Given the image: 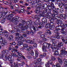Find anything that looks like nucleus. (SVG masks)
Segmentation results:
<instances>
[{
	"label": "nucleus",
	"instance_id": "1",
	"mask_svg": "<svg viewBox=\"0 0 67 67\" xmlns=\"http://www.w3.org/2000/svg\"><path fill=\"white\" fill-rule=\"evenodd\" d=\"M61 21H57L56 23L58 25L56 27L55 29L57 30H63V28H62V24L61 25Z\"/></svg>",
	"mask_w": 67,
	"mask_h": 67
},
{
	"label": "nucleus",
	"instance_id": "2",
	"mask_svg": "<svg viewBox=\"0 0 67 67\" xmlns=\"http://www.w3.org/2000/svg\"><path fill=\"white\" fill-rule=\"evenodd\" d=\"M63 42H59L58 43V44L57 46L55 45V43H52L51 46L54 47V48L57 50H58L59 47L61 46V45H62Z\"/></svg>",
	"mask_w": 67,
	"mask_h": 67
},
{
	"label": "nucleus",
	"instance_id": "3",
	"mask_svg": "<svg viewBox=\"0 0 67 67\" xmlns=\"http://www.w3.org/2000/svg\"><path fill=\"white\" fill-rule=\"evenodd\" d=\"M63 44L62 43L61 45V46L60 47H59L61 49H62V50H61V53L60 54V56H62V55H64L65 54V53H66V51H65V49H66V48H63Z\"/></svg>",
	"mask_w": 67,
	"mask_h": 67
},
{
	"label": "nucleus",
	"instance_id": "4",
	"mask_svg": "<svg viewBox=\"0 0 67 67\" xmlns=\"http://www.w3.org/2000/svg\"><path fill=\"white\" fill-rule=\"evenodd\" d=\"M42 4H40L39 7H37L35 10V13H38L40 11H42Z\"/></svg>",
	"mask_w": 67,
	"mask_h": 67
},
{
	"label": "nucleus",
	"instance_id": "5",
	"mask_svg": "<svg viewBox=\"0 0 67 67\" xmlns=\"http://www.w3.org/2000/svg\"><path fill=\"white\" fill-rule=\"evenodd\" d=\"M11 58H12V56H11V55H8V53H7L5 55V60H8L9 61H10L12 60Z\"/></svg>",
	"mask_w": 67,
	"mask_h": 67
},
{
	"label": "nucleus",
	"instance_id": "6",
	"mask_svg": "<svg viewBox=\"0 0 67 67\" xmlns=\"http://www.w3.org/2000/svg\"><path fill=\"white\" fill-rule=\"evenodd\" d=\"M35 27L34 26H32V29L34 30V32H36V31H39V30L38 29V28L37 27L38 25L36 24L35 23Z\"/></svg>",
	"mask_w": 67,
	"mask_h": 67
},
{
	"label": "nucleus",
	"instance_id": "7",
	"mask_svg": "<svg viewBox=\"0 0 67 67\" xmlns=\"http://www.w3.org/2000/svg\"><path fill=\"white\" fill-rule=\"evenodd\" d=\"M53 11H52V12L53 13L57 15H58V12L57 9L53 7Z\"/></svg>",
	"mask_w": 67,
	"mask_h": 67
},
{
	"label": "nucleus",
	"instance_id": "8",
	"mask_svg": "<svg viewBox=\"0 0 67 67\" xmlns=\"http://www.w3.org/2000/svg\"><path fill=\"white\" fill-rule=\"evenodd\" d=\"M13 14H9L8 15H7L6 18L8 20H10L11 18L13 17Z\"/></svg>",
	"mask_w": 67,
	"mask_h": 67
},
{
	"label": "nucleus",
	"instance_id": "9",
	"mask_svg": "<svg viewBox=\"0 0 67 67\" xmlns=\"http://www.w3.org/2000/svg\"><path fill=\"white\" fill-rule=\"evenodd\" d=\"M46 31H47L44 33V35H47V36H49V35H51V34H52V31H50L49 30H48Z\"/></svg>",
	"mask_w": 67,
	"mask_h": 67
},
{
	"label": "nucleus",
	"instance_id": "10",
	"mask_svg": "<svg viewBox=\"0 0 67 67\" xmlns=\"http://www.w3.org/2000/svg\"><path fill=\"white\" fill-rule=\"evenodd\" d=\"M2 42L3 44L4 45H2V46H4V45H7L8 44L7 41L5 40H2Z\"/></svg>",
	"mask_w": 67,
	"mask_h": 67
},
{
	"label": "nucleus",
	"instance_id": "11",
	"mask_svg": "<svg viewBox=\"0 0 67 67\" xmlns=\"http://www.w3.org/2000/svg\"><path fill=\"white\" fill-rule=\"evenodd\" d=\"M9 52V51L7 49H5L2 52V53L3 55H5V54H8Z\"/></svg>",
	"mask_w": 67,
	"mask_h": 67
},
{
	"label": "nucleus",
	"instance_id": "12",
	"mask_svg": "<svg viewBox=\"0 0 67 67\" xmlns=\"http://www.w3.org/2000/svg\"><path fill=\"white\" fill-rule=\"evenodd\" d=\"M37 14H39V15L40 16H43V17H45V15L44 14V13H43V12L40 11L38 13H37Z\"/></svg>",
	"mask_w": 67,
	"mask_h": 67
},
{
	"label": "nucleus",
	"instance_id": "13",
	"mask_svg": "<svg viewBox=\"0 0 67 67\" xmlns=\"http://www.w3.org/2000/svg\"><path fill=\"white\" fill-rule=\"evenodd\" d=\"M52 23H53L51 22H50V23H48V24H47L45 26L47 28L50 27L52 25Z\"/></svg>",
	"mask_w": 67,
	"mask_h": 67
},
{
	"label": "nucleus",
	"instance_id": "14",
	"mask_svg": "<svg viewBox=\"0 0 67 67\" xmlns=\"http://www.w3.org/2000/svg\"><path fill=\"white\" fill-rule=\"evenodd\" d=\"M61 21V25L62 24V28L63 29V27H67V24L66 23H64L63 24V21Z\"/></svg>",
	"mask_w": 67,
	"mask_h": 67
},
{
	"label": "nucleus",
	"instance_id": "15",
	"mask_svg": "<svg viewBox=\"0 0 67 67\" xmlns=\"http://www.w3.org/2000/svg\"><path fill=\"white\" fill-rule=\"evenodd\" d=\"M20 39H18V40L19 41L17 43V44L18 46H20V45H22L23 44V43L20 40Z\"/></svg>",
	"mask_w": 67,
	"mask_h": 67
},
{
	"label": "nucleus",
	"instance_id": "16",
	"mask_svg": "<svg viewBox=\"0 0 67 67\" xmlns=\"http://www.w3.org/2000/svg\"><path fill=\"white\" fill-rule=\"evenodd\" d=\"M15 40H18L19 39L20 37L19 36V34L17 33H15Z\"/></svg>",
	"mask_w": 67,
	"mask_h": 67
},
{
	"label": "nucleus",
	"instance_id": "17",
	"mask_svg": "<svg viewBox=\"0 0 67 67\" xmlns=\"http://www.w3.org/2000/svg\"><path fill=\"white\" fill-rule=\"evenodd\" d=\"M42 23H46L47 22V19L45 18H43L41 20Z\"/></svg>",
	"mask_w": 67,
	"mask_h": 67
},
{
	"label": "nucleus",
	"instance_id": "18",
	"mask_svg": "<svg viewBox=\"0 0 67 67\" xmlns=\"http://www.w3.org/2000/svg\"><path fill=\"white\" fill-rule=\"evenodd\" d=\"M41 1V0H36V1L35 2V1H33L31 2V3L32 4V5H33V4H34L35 3H39V2Z\"/></svg>",
	"mask_w": 67,
	"mask_h": 67
},
{
	"label": "nucleus",
	"instance_id": "19",
	"mask_svg": "<svg viewBox=\"0 0 67 67\" xmlns=\"http://www.w3.org/2000/svg\"><path fill=\"white\" fill-rule=\"evenodd\" d=\"M12 22H14V23L15 24H17V22H18V21H16L15 20V18L14 17H13L12 18Z\"/></svg>",
	"mask_w": 67,
	"mask_h": 67
},
{
	"label": "nucleus",
	"instance_id": "20",
	"mask_svg": "<svg viewBox=\"0 0 67 67\" xmlns=\"http://www.w3.org/2000/svg\"><path fill=\"white\" fill-rule=\"evenodd\" d=\"M39 25L40 26L38 27H37L39 29H42V27H44L43 23H40L39 24Z\"/></svg>",
	"mask_w": 67,
	"mask_h": 67
},
{
	"label": "nucleus",
	"instance_id": "21",
	"mask_svg": "<svg viewBox=\"0 0 67 67\" xmlns=\"http://www.w3.org/2000/svg\"><path fill=\"white\" fill-rule=\"evenodd\" d=\"M13 38H14V37H13L12 35H11L9 36L8 38V40H9V41H11L12 40H13Z\"/></svg>",
	"mask_w": 67,
	"mask_h": 67
},
{
	"label": "nucleus",
	"instance_id": "22",
	"mask_svg": "<svg viewBox=\"0 0 67 67\" xmlns=\"http://www.w3.org/2000/svg\"><path fill=\"white\" fill-rule=\"evenodd\" d=\"M63 61L64 62V66H66L67 67V60L66 59H64L63 60Z\"/></svg>",
	"mask_w": 67,
	"mask_h": 67
},
{
	"label": "nucleus",
	"instance_id": "23",
	"mask_svg": "<svg viewBox=\"0 0 67 67\" xmlns=\"http://www.w3.org/2000/svg\"><path fill=\"white\" fill-rule=\"evenodd\" d=\"M54 23H52V24L51 25V29H52V30H54L55 28V26Z\"/></svg>",
	"mask_w": 67,
	"mask_h": 67
},
{
	"label": "nucleus",
	"instance_id": "24",
	"mask_svg": "<svg viewBox=\"0 0 67 67\" xmlns=\"http://www.w3.org/2000/svg\"><path fill=\"white\" fill-rule=\"evenodd\" d=\"M62 36L59 35V34L58 35L57 34L55 35V38H57V39H59L61 38Z\"/></svg>",
	"mask_w": 67,
	"mask_h": 67
},
{
	"label": "nucleus",
	"instance_id": "25",
	"mask_svg": "<svg viewBox=\"0 0 67 67\" xmlns=\"http://www.w3.org/2000/svg\"><path fill=\"white\" fill-rule=\"evenodd\" d=\"M56 19L58 20L57 21H62V20H60L61 19V18H60V17L59 16H56Z\"/></svg>",
	"mask_w": 67,
	"mask_h": 67
},
{
	"label": "nucleus",
	"instance_id": "26",
	"mask_svg": "<svg viewBox=\"0 0 67 67\" xmlns=\"http://www.w3.org/2000/svg\"><path fill=\"white\" fill-rule=\"evenodd\" d=\"M31 44L33 45V46L34 47H36L37 46V44L35 43V41H33L32 43H31Z\"/></svg>",
	"mask_w": 67,
	"mask_h": 67
},
{
	"label": "nucleus",
	"instance_id": "27",
	"mask_svg": "<svg viewBox=\"0 0 67 67\" xmlns=\"http://www.w3.org/2000/svg\"><path fill=\"white\" fill-rule=\"evenodd\" d=\"M60 16L62 17V18H64V19H66V15L64 14H61L60 15Z\"/></svg>",
	"mask_w": 67,
	"mask_h": 67
},
{
	"label": "nucleus",
	"instance_id": "28",
	"mask_svg": "<svg viewBox=\"0 0 67 67\" xmlns=\"http://www.w3.org/2000/svg\"><path fill=\"white\" fill-rule=\"evenodd\" d=\"M54 55L56 56L57 55H59V52H58V51H55L54 53Z\"/></svg>",
	"mask_w": 67,
	"mask_h": 67
},
{
	"label": "nucleus",
	"instance_id": "29",
	"mask_svg": "<svg viewBox=\"0 0 67 67\" xmlns=\"http://www.w3.org/2000/svg\"><path fill=\"white\" fill-rule=\"evenodd\" d=\"M48 9L50 12H51L52 11V7L51 6L49 5H48Z\"/></svg>",
	"mask_w": 67,
	"mask_h": 67
},
{
	"label": "nucleus",
	"instance_id": "30",
	"mask_svg": "<svg viewBox=\"0 0 67 67\" xmlns=\"http://www.w3.org/2000/svg\"><path fill=\"white\" fill-rule=\"evenodd\" d=\"M19 21L20 22H21L22 23H23V24H25V20H22V19H19Z\"/></svg>",
	"mask_w": 67,
	"mask_h": 67
},
{
	"label": "nucleus",
	"instance_id": "31",
	"mask_svg": "<svg viewBox=\"0 0 67 67\" xmlns=\"http://www.w3.org/2000/svg\"><path fill=\"white\" fill-rule=\"evenodd\" d=\"M33 41H31V40H27L26 41V43H30V44H32V43H33Z\"/></svg>",
	"mask_w": 67,
	"mask_h": 67
},
{
	"label": "nucleus",
	"instance_id": "32",
	"mask_svg": "<svg viewBox=\"0 0 67 67\" xmlns=\"http://www.w3.org/2000/svg\"><path fill=\"white\" fill-rule=\"evenodd\" d=\"M22 56V55L21 53L18 54L17 55V57L19 58H21V57Z\"/></svg>",
	"mask_w": 67,
	"mask_h": 67
},
{
	"label": "nucleus",
	"instance_id": "33",
	"mask_svg": "<svg viewBox=\"0 0 67 67\" xmlns=\"http://www.w3.org/2000/svg\"><path fill=\"white\" fill-rule=\"evenodd\" d=\"M64 5V3H63V2H61L60 4L58 5V6L59 7V8H62V6H63Z\"/></svg>",
	"mask_w": 67,
	"mask_h": 67
},
{
	"label": "nucleus",
	"instance_id": "34",
	"mask_svg": "<svg viewBox=\"0 0 67 67\" xmlns=\"http://www.w3.org/2000/svg\"><path fill=\"white\" fill-rule=\"evenodd\" d=\"M47 45H48V43L45 42L43 44V46H42V47H46L47 46Z\"/></svg>",
	"mask_w": 67,
	"mask_h": 67
},
{
	"label": "nucleus",
	"instance_id": "35",
	"mask_svg": "<svg viewBox=\"0 0 67 67\" xmlns=\"http://www.w3.org/2000/svg\"><path fill=\"white\" fill-rule=\"evenodd\" d=\"M3 40V38L0 36V44H2V41Z\"/></svg>",
	"mask_w": 67,
	"mask_h": 67
},
{
	"label": "nucleus",
	"instance_id": "36",
	"mask_svg": "<svg viewBox=\"0 0 67 67\" xmlns=\"http://www.w3.org/2000/svg\"><path fill=\"white\" fill-rule=\"evenodd\" d=\"M27 36V35H26V34H25V33L24 34H23L21 36V37H22V38H23L24 37H26Z\"/></svg>",
	"mask_w": 67,
	"mask_h": 67
},
{
	"label": "nucleus",
	"instance_id": "37",
	"mask_svg": "<svg viewBox=\"0 0 67 67\" xmlns=\"http://www.w3.org/2000/svg\"><path fill=\"white\" fill-rule=\"evenodd\" d=\"M3 33L5 35V36H9V35L7 34H5L7 33H8V32L7 31H6V30H4L3 32Z\"/></svg>",
	"mask_w": 67,
	"mask_h": 67
},
{
	"label": "nucleus",
	"instance_id": "38",
	"mask_svg": "<svg viewBox=\"0 0 67 67\" xmlns=\"http://www.w3.org/2000/svg\"><path fill=\"white\" fill-rule=\"evenodd\" d=\"M42 49L43 50V52H46L47 50H46V49L45 47H42Z\"/></svg>",
	"mask_w": 67,
	"mask_h": 67
},
{
	"label": "nucleus",
	"instance_id": "39",
	"mask_svg": "<svg viewBox=\"0 0 67 67\" xmlns=\"http://www.w3.org/2000/svg\"><path fill=\"white\" fill-rule=\"evenodd\" d=\"M26 51H27L30 52V51L31 49L30 48V47H28V46L26 48Z\"/></svg>",
	"mask_w": 67,
	"mask_h": 67
},
{
	"label": "nucleus",
	"instance_id": "40",
	"mask_svg": "<svg viewBox=\"0 0 67 67\" xmlns=\"http://www.w3.org/2000/svg\"><path fill=\"white\" fill-rule=\"evenodd\" d=\"M53 31L55 33H57V34H58V35L59 34V33H58L59 31H58V30L56 29L54 30Z\"/></svg>",
	"mask_w": 67,
	"mask_h": 67
},
{
	"label": "nucleus",
	"instance_id": "41",
	"mask_svg": "<svg viewBox=\"0 0 67 67\" xmlns=\"http://www.w3.org/2000/svg\"><path fill=\"white\" fill-rule=\"evenodd\" d=\"M34 16V19H38H38H40V18H38V15H35Z\"/></svg>",
	"mask_w": 67,
	"mask_h": 67
},
{
	"label": "nucleus",
	"instance_id": "42",
	"mask_svg": "<svg viewBox=\"0 0 67 67\" xmlns=\"http://www.w3.org/2000/svg\"><path fill=\"white\" fill-rule=\"evenodd\" d=\"M35 55L36 57H37L38 56V52L37 51V50H35Z\"/></svg>",
	"mask_w": 67,
	"mask_h": 67
},
{
	"label": "nucleus",
	"instance_id": "43",
	"mask_svg": "<svg viewBox=\"0 0 67 67\" xmlns=\"http://www.w3.org/2000/svg\"><path fill=\"white\" fill-rule=\"evenodd\" d=\"M16 32L17 33H18V34H20V31L19 30V29L18 28H16Z\"/></svg>",
	"mask_w": 67,
	"mask_h": 67
},
{
	"label": "nucleus",
	"instance_id": "44",
	"mask_svg": "<svg viewBox=\"0 0 67 67\" xmlns=\"http://www.w3.org/2000/svg\"><path fill=\"white\" fill-rule=\"evenodd\" d=\"M57 0V3L59 5L60 4V3H61V2H62L60 1H59V0Z\"/></svg>",
	"mask_w": 67,
	"mask_h": 67
},
{
	"label": "nucleus",
	"instance_id": "45",
	"mask_svg": "<svg viewBox=\"0 0 67 67\" xmlns=\"http://www.w3.org/2000/svg\"><path fill=\"white\" fill-rule=\"evenodd\" d=\"M51 4L50 5L51 7L52 8V7L53 8H53H55V6H54V4L53 3H50Z\"/></svg>",
	"mask_w": 67,
	"mask_h": 67
},
{
	"label": "nucleus",
	"instance_id": "46",
	"mask_svg": "<svg viewBox=\"0 0 67 67\" xmlns=\"http://www.w3.org/2000/svg\"><path fill=\"white\" fill-rule=\"evenodd\" d=\"M58 62L61 65H63V62H62V60L61 59H60L58 60Z\"/></svg>",
	"mask_w": 67,
	"mask_h": 67
},
{
	"label": "nucleus",
	"instance_id": "47",
	"mask_svg": "<svg viewBox=\"0 0 67 67\" xmlns=\"http://www.w3.org/2000/svg\"><path fill=\"white\" fill-rule=\"evenodd\" d=\"M25 34H26V35H30V31L29 32L28 31H27L26 32H25Z\"/></svg>",
	"mask_w": 67,
	"mask_h": 67
},
{
	"label": "nucleus",
	"instance_id": "48",
	"mask_svg": "<svg viewBox=\"0 0 67 67\" xmlns=\"http://www.w3.org/2000/svg\"><path fill=\"white\" fill-rule=\"evenodd\" d=\"M36 22L37 24H40L41 23H40V20H38V19H37L36 20Z\"/></svg>",
	"mask_w": 67,
	"mask_h": 67
},
{
	"label": "nucleus",
	"instance_id": "49",
	"mask_svg": "<svg viewBox=\"0 0 67 67\" xmlns=\"http://www.w3.org/2000/svg\"><path fill=\"white\" fill-rule=\"evenodd\" d=\"M19 39H20V41H21L24 42L25 41V38H22L20 37Z\"/></svg>",
	"mask_w": 67,
	"mask_h": 67
},
{
	"label": "nucleus",
	"instance_id": "50",
	"mask_svg": "<svg viewBox=\"0 0 67 67\" xmlns=\"http://www.w3.org/2000/svg\"><path fill=\"white\" fill-rule=\"evenodd\" d=\"M10 8L12 10H13V11H14V5H13L10 6Z\"/></svg>",
	"mask_w": 67,
	"mask_h": 67
},
{
	"label": "nucleus",
	"instance_id": "51",
	"mask_svg": "<svg viewBox=\"0 0 67 67\" xmlns=\"http://www.w3.org/2000/svg\"><path fill=\"white\" fill-rule=\"evenodd\" d=\"M26 31V29H25L24 28H23V29L21 30V32L23 33H24V32L25 33V32H25V31Z\"/></svg>",
	"mask_w": 67,
	"mask_h": 67
},
{
	"label": "nucleus",
	"instance_id": "52",
	"mask_svg": "<svg viewBox=\"0 0 67 67\" xmlns=\"http://www.w3.org/2000/svg\"><path fill=\"white\" fill-rule=\"evenodd\" d=\"M11 55L13 56V57H16L17 56H16V55L15 53H11Z\"/></svg>",
	"mask_w": 67,
	"mask_h": 67
},
{
	"label": "nucleus",
	"instance_id": "53",
	"mask_svg": "<svg viewBox=\"0 0 67 67\" xmlns=\"http://www.w3.org/2000/svg\"><path fill=\"white\" fill-rule=\"evenodd\" d=\"M28 46V45L27 44H24L23 45V47L26 48V47Z\"/></svg>",
	"mask_w": 67,
	"mask_h": 67
},
{
	"label": "nucleus",
	"instance_id": "54",
	"mask_svg": "<svg viewBox=\"0 0 67 67\" xmlns=\"http://www.w3.org/2000/svg\"><path fill=\"white\" fill-rule=\"evenodd\" d=\"M14 67H19V66L18 65V64H16L15 63H14Z\"/></svg>",
	"mask_w": 67,
	"mask_h": 67
},
{
	"label": "nucleus",
	"instance_id": "55",
	"mask_svg": "<svg viewBox=\"0 0 67 67\" xmlns=\"http://www.w3.org/2000/svg\"><path fill=\"white\" fill-rule=\"evenodd\" d=\"M31 31H30V33L31 35H34V33L33 32V30H32V29H31Z\"/></svg>",
	"mask_w": 67,
	"mask_h": 67
},
{
	"label": "nucleus",
	"instance_id": "56",
	"mask_svg": "<svg viewBox=\"0 0 67 67\" xmlns=\"http://www.w3.org/2000/svg\"><path fill=\"white\" fill-rule=\"evenodd\" d=\"M4 54H0V58H3Z\"/></svg>",
	"mask_w": 67,
	"mask_h": 67
},
{
	"label": "nucleus",
	"instance_id": "57",
	"mask_svg": "<svg viewBox=\"0 0 67 67\" xmlns=\"http://www.w3.org/2000/svg\"><path fill=\"white\" fill-rule=\"evenodd\" d=\"M23 27L24 29H26V30L28 28V26H23Z\"/></svg>",
	"mask_w": 67,
	"mask_h": 67
},
{
	"label": "nucleus",
	"instance_id": "58",
	"mask_svg": "<svg viewBox=\"0 0 67 67\" xmlns=\"http://www.w3.org/2000/svg\"><path fill=\"white\" fill-rule=\"evenodd\" d=\"M40 36L41 37H42V38H43V37H45V35L43 34L41 35H40Z\"/></svg>",
	"mask_w": 67,
	"mask_h": 67
},
{
	"label": "nucleus",
	"instance_id": "59",
	"mask_svg": "<svg viewBox=\"0 0 67 67\" xmlns=\"http://www.w3.org/2000/svg\"><path fill=\"white\" fill-rule=\"evenodd\" d=\"M31 54L32 56H34V52H33V51H31Z\"/></svg>",
	"mask_w": 67,
	"mask_h": 67
},
{
	"label": "nucleus",
	"instance_id": "60",
	"mask_svg": "<svg viewBox=\"0 0 67 67\" xmlns=\"http://www.w3.org/2000/svg\"><path fill=\"white\" fill-rule=\"evenodd\" d=\"M61 33H62V34H66V33H67V31H61Z\"/></svg>",
	"mask_w": 67,
	"mask_h": 67
},
{
	"label": "nucleus",
	"instance_id": "61",
	"mask_svg": "<svg viewBox=\"0 0 67 67\" xmlns=\"http://www.w3.org/2000/svg\"><path fill=\"white\" fill-rule=\"evenodd\" d=\"M24 24H23V23H20L19 24V26H21V27H22V26H23V25H24Z\"/></svg>",
	"mask_w": 67,
	"mask_h": 67
},
{
	"label": "nucleus",
	"instance_id": "62",
	"mask_svg": "<svg viewBox=\"0 0 67 67\" xmlns=\"http://www.w3.org/2000/svg\"><path fill=\"white\" fill-rule=\"evenodd\" d=\"M15 20L17 21V20H18L19 19V16H16L15 18Z\"/></svg>",
	"mask_w": 67,
	"mask_h": 67
},
{
	"label": "nucleus",
	"instance_id": "63",
	"mask_svg": "<svg viewBox=\"0 0 67 67\" xmlns=\"http://www.w3.org/2000/svg\"><path fill=\"white\" fill-rule=\"evenodd\" d=\"M47 14L49 15V16H52V13L50 12H48L47 13Z\"/></svg>",
	"mask_w": 67,
	"mask_h": 67
},
{
	"label": "nucleus",
	"instance_id": "64",
	"mask_svg": "<svg viewBox=\"0 0 67 67\" xmlns=\"http://www.w3.org/2000/svg\"><path fill=\"white\" fill-rule=\"evenodd\" d=\"M51 58L52 61H54L56 59V58H55V57H52Z\"/></svg>",
	"mask_w": 67,
	"mask_h": 67
}]
</instances>
